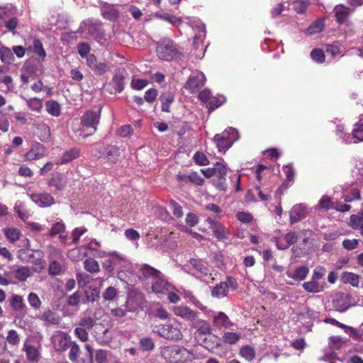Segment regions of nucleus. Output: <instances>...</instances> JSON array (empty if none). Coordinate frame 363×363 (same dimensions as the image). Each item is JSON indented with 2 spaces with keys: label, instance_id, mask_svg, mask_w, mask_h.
<instances>
[{
  "label": "nucleus",
  "instance_id": "obj_1",
  "mask_svg": "<svg viewBox=\"0 0 363 363\" xmlns=\"http://www.w3.org/2000/svg\"><path fill=\"white\" fill-rule=\"evenodd\" d=\"M156 51L158 57L165 61H172L182 55L177 45L169 38H163L158 42Z\"/></svg>",
  "mask_w": 363,
  "mask_h": 363
},
{
  "label": "nucleus",
  "instance_id": "obj_2",
  "mask_svg": "<svg viewBox=\"0 0 363 363\" xmlns=\"http://www.w3.org/2000/svg\"><path fill=\"white\" fill-rule=\"evenodd\" d=\"M100 118L101 108H99L98 111L88 110L84 113L81 118V124L82 126V132L84 133V138L92 135L96 133Z\"/></svg>",
  "mask_w": 363,
  "mask_h": 363
},
{
  "label": "nucleus",
  "instance_id": "obj_3",
  "mask_svg": "<svg viewBox=\"0 0 363 363\" xmlns=\"http://www.w3.org/2000/svg\"><path fill=\"white\" fill-rule=\"evenodd\" d=\"M161 353L162 357L171 363H183L189 354V350L179 345L165 347Z\"/></svg>",
  "mask_w": 363,
  "mask_h": 363
},
{
  "label": "nucleus",
  "instance_id": "obj_4",
  "mask_svg": "<svg viewBox=\"0 0 363 363\" xmlns=\"http://www.w3.org/2000/svg\"><path fill=\"white\" fill-rule=\"evenodd\" d=\"M238 138V131L230 128L229 130H225L222 133L215 135L213 140L218 150L225 152Z\"/></svg>",
  "mask_w": 363,
  "mask_h": 363
},
{
  "label": "nucleus",
  "instance_id": "obj_5",
  "mask_svg": "<svg viewBox=\"0 0 363 363\" xmlns=\"http://www.w3.org/2000/svg\"><path fill=\"white\" fill-rule=\"evenodd\" d=\"M153 332L169 340L178 341L183 337L181 330L177 325L169 323L155 325Z\"/></svg>",
  "mask_w": 363,
  "mask_h": 363
},
{
  "label": "nucleus",
  "instance_id": "obj_6",
  "mask_svg": "<svg viewBox=\"0 0 363 363\" xmlns=\"http://www.w3.org/2000/svg\"><path fill=\"white\" fill-rule=\"evenodd\" d=\"M98 152V157H105L110 162L115 164L116 163L121 155L120 149L116 145H101L96 149Z\"/></svg>",
  "mask_w": 363,
  "mask_h": 363
},
{
  "label": "nucleus",
  "instance_id": "obj_7",
  "mask_svg": "<svg viewBox=\"0 0 363 363\" xmlns=\"http://www.w3.org/2000/svg\"><path fill=\"white\" fill-rule=\"evenodd\" d=\"M205 82V75L202 72H197L189 77L185 83L184 88L191 93H196L204 85Z\"/></svg>",
  "mask_w": 363,
  "mask_h": 363
},
{
  "label": "nucleus",
  "instance_id": "obj_8",
  "mask_svg": "<svg viewBox=\"0 0 363 363\" xmlns=\"http://www.w3.org/2000/svg\"><path fill=\"white\" fill-rule=\"evenodd\" d=\"M138 278L141 281L151 279L153 281L155 278L159 277L162 272L147 264H142L138 265Z\"/></svg>",
  "mask_w": 363,
  "mask_h": 363
},
{
  "label": "nucleus",
  "instance_id": "obj_9",
  "mask_svg": "<svg viewBox=\"0 0 363 363\" xmlns=\"http://www.w3.org/2000/svg\"><path fill=\"white\" fill-rule=\"evenodd\" d=\"M151 288L152 291L156 294H163L164 291H171L173 287L162 274L152 281Z\"/></svg>",
  "mask_w": 363,
  "mask_h": 363
},
{
  "label": "nucleus",
  "instance_id": "obj_10",
  "mask_svg": "<svg viewBox=\"0 0 363 363\" xmlns=\"http://www.w3.org/2000/svg\"><path fill=\"white\" fill-rule=\"evenodd\" d=\"M30 198L33 202L41 208L50 207L55 203L54 197L47 192L32 194Z\"/></svg>",
  "mask_w": 363,
  "mask_h": 363
},
{
  "label": "nucleus",
  "instance_id": "obj_11",
  "mask_svg": "<svg viewBox=\"0 0 363 363\" xmlns=\"http://www.w3.org/2000/svg\"><path fill=\"white\" fill-rule=\"evenodd\" d=\"M189 263L194 269L196 270L198 274L200 276V279L203 281L208 282L206 279L211 278V274L210 273L208 267L203 263L202 260L191 258L189 259Z\"/></svg>",
  "mask_w": 363,
  "mask_h": 363
},
{
  "label": "nucleus",
  "instance_id": "obj_12",
  "mask_svg": "<svg viewBox=\"0 0 363 363\" xmlns=\"http://www.w3.org/2000/svg\"><path fill=\"white\" fill-rule=\"evenodd\" d=\"M307 214L306 206L302 203L294 205L289 211L290 223L294 224L303 220Z\"/></svg>",
  "mask_w": 363,
  "mask_h": 363
},
{
  "label": "nucleus",
  "instance_id": "obj_13",
  "mask_svg": "<svg viewBox=\"0 0 363 363\" xmlns=\"http://www.w3.org/2000/svg\"><path fill=\"white\" fill-rule=\"evenodd\" d=\"M174 313L183 319L194 321L196 319L199 312L191 309L188 306H178L174 308Z\"/></svg>",
  "mask_w": 363,
  "mask_h": 363
},
{
  "label": "nucleus",
  "instance_id": "obj_14",
  "mask_svg": "<svg viewBox=\"0 0 363 363\" xmlns=\"http://www.w3.org/2000/svg\"><path fill=\"white\" fill-rule=\"evenodd\" d=\"M45 150L43 145L36 143L33 144L30 150L24 155L25 161L39 160L45 156Z\"/></svg>",
  "mask_w": 363,
  "mask_h": 363
},
{
  "label": "nucleus",
  "instance_id": "obj_15",
  "mask_svg": "<svg viewBox=\"0 0 363 363\" xmlns=\"http://www.w3.org/2000/svg\"><path fill=\"white\" fill-rule=\"evenodd\" d=\"M87 66L97 75H102L107 71V65L104 62H98L94 54H89L86 60Z\"/></svg>",
  "mask_w": 363,
  "mask_h": 363
},
{
  "label": "nucleus",
  "instance_id": "obj_16",
  "mask_svg": "<svg viewBox=\"0 0 363 363\" xmlns=\"http://www.w3.org/2000/svg\"><path fill=\"white\" fill-rule=\"evenodd\" d=\"M143 301V296L140 294H130L123 306L126 307L130 312L133 313L142 307Z\"/></svg>",
  "mask_w": 363,
  "mask_h": 363
},
{
  "label": "nucleus",
  "instance_id": "obj_17",
  "mask_svg": "<svg viewBox=\"0 0 363 363\" xmlns=\"http://www.w3.org/2000/svg\"><path fill=\"white\" fill-rule=\"evenodd\" d=\"M10 306L17 314H26L27 306L21 295L13 294L9 300Z\"/></svg>",
  "mask_w": 363,
  "mask_h": 363
},
{
  "label": "nucleus",
  "instance_id": "obj_18",
  "mask_svg": "<svg viewBox=\"0 0 363 363\" xmlns=\"http://www.w3.org/2000/svg\"><path fill=\"white\" fill-rule=\"evenodd\" d=\"M50 187H55L57 191H62L67 185V177L60 173L53 175L48 182Z\"/></svg>",
  "mask_w": 363,
  "mask_h": 363
},
{
  "label": "nucleus",
  "instance_id": "obj_19",
  "mask_svg": "<svg viewBox=\"0 0 363 363\" xmlns=\"http://www.w3.org/2000/svg\"><path fill=\"white\" fill-rule=\"evenodd\" d=\"M126 74L127 73L124 69L114 74L111 84L116 91L121 92L124 89V80Z\"/></svg>",
  "mask_w": 363,
  "mask_h": 363
},
{
  "label": "nucleus",
  "instance_id": "obj_20",
  "mask_svg": "<svg viewBox=\"0 0 363 363\" xmlns=\"http://www.w3.org/2000/svg\"><path fill=\"white\" fill-rule=\"evenodd\" d=\"M191 328L196 329L195 335H209L211 333V328L208 322L203 320H197L192 323Z\"/></svg>",
  "mask_w": 363,
  "mask_h": 363
},
{
  "label": "nucleus",
  "instance_id": "obj_21",
  "mask_svg": "<svg viewBox=\"0 0 363 363\" xmlns=\"http://www.w3.org/2000/svg\"><path fill=\"white\" fill-rule=\"evenodd\" d=\"M213 324L218 328H230L233 325L228 316L223 312L216 313L213 318Z\"/></svg>",
  "mask_w": 363,
  "mask_h": 363
},
{
  "label": "nucleus",
  "instance_id": "obj_22",
  "mask_svg": "<svg viewBox=\"0 0 363 363\" xmlns=\"http://www.w3.org/2000/svg\"><path fill=\"white\" fill-rule=\"evenodd\" d=\"M309 272V269L306 266H300L296 268L294 272H286V275L288 277L294 279L296 281H302L304 280L308 274Z\"/></svg>",
  "mask_w": 363,
  "mask_h": 363
},
{
  "label": "nucleus",
  "instance_id": "obj_23",
  "mask_svg": "<svg viewBox=\"0 0 363 363\" xmlns=\"http://www.w3.org/2000/svg\"><path fill=\"white\" fill-rule=\"evenodd\" d=\"M38 318L52 325H57L60 322V318L58 314L50 309L45 311L42 315L39 316Z\"/></svg>",
  "mask_w": 363,
  "mask_h": 363
},
{
  "label": "nucleus",
  "instance_id": "obj_24",
  "mask_svg": "<svg viewBox=\"0 0 363 363\" xmlns=\"http://www.w3.org/2000/svg\"><path fill=\"white\" fill-rule=\"evenodd\" d=\"M352 11L353 10L350 9V8L342 5L336 6L334 9L337 21L340 23H344Z\"/></svg>",
  "mask_w": 363,
  "mask_h": 363
},
{
  "label": "nucleus",
  "instance_id": "obj_25",
  "mask_svg": "<svg viewBox=\"0 0 363 363\" xmlns=\"http://www.w3.org/2000/svg\"><path fill=\"white\" fill-rule=\"evenodd\" d=\"M303 288L308 293L316 294L323 291L324 285L317 281L311 279L303 284Z\"/></svg>",
  "mask_w": 363,
  "mask_h": 363
},
{
  "label": "nucleus",
  "instance_id": "obj_26",
  "mask_svg": "<svg viewBox=\"0 0 363 363\" xmlns=\"http://www.w3.org/2000/svg\"><path fill=\"white\" fill-rule=\"evenodd\" d=\"M162 103V111L164 112H170L169 106L174 100V94L171 91L164 92L160 96Z\"/></svg>",
  "mask_w": 363,
  "mask_h": 363
},
{
  "label": "nucleus",
  "instance_id": "obj_27",
  "mask_svg": "<svg viewBox=\"0 0 363 363\" xmlns=\"http://www.w3.org/2000/svg\"><path fill=\"white\" fill-rule=\"evenodd\" d=\"M69 347H70V350L69 352V359L74 363H84V360L81 361L79 359V354L81 353V350H80L79 345L76 342H73V343L71 344V346Z\"/></svg>",
  "mask_w": 363,
  "mask_h": 363
},
{
  "label": "nucleus",
  "instance_id": "obj_28",
  "mask_svg": "<svg viewBox=\"0 0 363 363\" xmlns=\"http://www.w3.org/2000/svg\"><path fill=\"white\" fill-rule=\"evenodd\" d=\"M79 156V150L77 148L70 149L62 155L60 164L68 163Z\"/></svg>",
  "mask_w": 363,
  "mask_h": 363
},
{
  "label": "nucleus",
  "instance_id": "obj_29",
  "mask_svg": "<svg viewBox=\"0 0 363 363\" xmlns=\"http://www.w3.org/2000/svg\"><path fill=\"white\" fill-rule=\"evenodd\" d=\"M341 281L344 284H350L353 286L359 284V277L352 272H345L341 277Z\"/></svg>",
  "mask_w": 363,
  "mask_h": 363
},
{
  "label": "nucleus",
  "instance_id": "obj_30",
  "mask_svg": "<svg viewBox=\"0 0 363 363\" xmlns=\"http://www.w3.org/2000/svg\"><path fill=\"white\" fill-rule=\"evenodd\" d=\"M47 111L53 116H59L61 113L60 105L58 102L50 100L45 103Z\"/></svg>",
  "mask_w": 363,
  "mask_h": 363
},
{
  "label": "nucleus",
  "instance_id": "obj_31",
  "mask_svg": "<svg viewBox=\"0 0 363 363\" xmlns=\"http://www.w3.org/2000/svg\"><path fill=\"white\" fill-rule=\"evenodd\" d=\"M228 293V286L224 282L217 284L211 291V295L213 297L220 298L224 297Z\"/></svg>",
  "mask_w": 363,
  "mask_h": 363
},
{
  "label": "nucleus",
  "instance_id": "obj_32",
  "mask_svg": "<svg viewBox=\"0 0 363 363\" xmlns=\"http://www.w3.org/2000/svg\"><path fill=\"white\" fill-rule=\"evenodd\" d=\"M84 268L92 274L98 273L100 271L99 264L94 258L86 259L84 262Z\"/></svg>",
  "mask_w": 363,
  "mask_h": 363
},
{
  "label": "nucleus",
  "instance_id": "obj_33",
  "mask_svg": "<svg viewBox=\"0 0 363 363\" xmlns=\"http://www.w3.org/2000/svg\"><path fill=\"white\" fill-rule=\"evenodd\" d=\"M240 354L247 361L252 362L255 358V350L250 345H245L240 348Z\"/></svg>",
  "mask_w": 363,
  "mask_h": 363
},
{
  "label": "nucleus",
  "instance_id": "obj_34",
  "mask_svg": "<svg viewBox=\"0 0 363 363\" xmlns=\"http://www.w3.org/2000/svg\"><path fill=\"white\" fill-rule=\"evenodd\" d=\"M139 347L142 351L150 352L155 349V345L152 338L150 337H143L140 340Z\"/></svg>",
  "mask_w": 363,
  "mask_h": 363
},
{
  "label": "nucleus",
  "instance_id": "obj_35",
  "mask_svg": "<svg viewBox=\"0 0 363 363\" xmlns=\"http://www.w3.org/2000/svg\"><path fill=\"white\" fill-rule=\"evenodd\" d=\"M14 277L20 281H26L30 275V270L28 267H18L13 271Z\"/></svg>",
  "mask_w": 363,
  "mask_h": 363
},
{
  "label": "nucleus",
  "instance_id": "obj_36",
  "mask_svg": "<svg viewBox=\"0 0 363 363\" xmlns=\"http://www.w3.org/2000/svg\"><path fill=\"white\" fill-rule=\"evenodd\" d=\"M156 16L160 19L169 22L171 24L176 26H179L182 23V20L180 18H177L167 13L157 12L156 13Z\"/></svg>",
  "mask_w": 363,
  "mask_h": 363
},
{
  "label": "nucleus",
  "instance_id": "obj_37",
  "mask_svg": "<svg viewBox=\"0 0 363 363\" xmlns=\"http://www.w3.org/2000/svg\"><path fill=\"white\" fill-rule=\"evenodd\" d=\"M241 337L240 333L233 332H225L223 333L222 339L223 342L229 345H234L238 342Z\"/></svg>",
  "mask_w": 363,
  "mask_h": 363
},
{
  "label": "nucleus",
  "instance_id": "obj_38",
  "mask_svg": "<svg viewBox=\"0 0 363 363\" xmlns=\"http://www.w3.org/2000/svg\"><path fill=\"white\" fill-rule=\"evenodd\" d=\"M0 59L5 64H11L13 60V54L11 50L6 47L0 48Z\"/></svg>",
  "mask_w": 363,
  "mask_h": 363
},
{
  "label": "nucleus",
  "instance_id": "obj_39",
  "mask_svg": "<svg viewBox=\"0 0 363 363\" xmlns=\"http://www.w3.org/2000/svg\"><path fill=\"white\" fill-rule=\"evenodd\" d=\"M324 27V22L322 19H317L312 23L311 26L306 29L308 35H313L315 33H320Z\"/></svg>",
  "mask_w": 363,
  "mask_h": 363
},
{
  "label": "nucleus",
  "instance_id": "obj_40",
  "mask_svg": "<svg viewBox=\"0 0 363 363\" xmlns=\"http://www.w3.org/2000/svg\"><path fill=\"white\" fill-rule=\"evenodd\" d=\"M38 131L39 134V138L41 141H47L50 137V127L45 124H40L38 127Z\"/></svg>",
  "mask_w": 363,
  "mask_h": 363
},
{
  "label": "nucleus",
  "instance_id": "obj_41",
  "mask_svg": "<svg viewBox=\"0 0 363 363\" xmlns=\"http://www.w3.org/2000/svg\"><path fill=\"white\" fill-rule=\"evenodd\" d=\"M309 5L308 0H296L293 2V9L299 14H303Z\"/></svg>",
  "mask_w": 363,
  "mask_h": 363
},
{
  "label": "nucleus",
  "instance_id": "obj_42",
  "mask_svg": "<svg viewBox=\"0 0 363 363\" xmlns=\"http://www.w3.org/2000/svg\"><path fill=\"white\" fill-rule=\"evenodd\" d=\"M118 291L113 286L108 287L102 294L104 301H111L118 296Z\"/></svg>",
  "mask_w": 363,
  "mask_h": 363
},
{
  "label": "nucleus",
  "instance_id": "obj_43",
  "mask_svg": "<svg viewBox=\"0 0 363 363\" xmlns=\"http://www.w3.org/2000/svg\"><path fill=\"white\" fill-rule=\"evenodd\" d=\"M33 52L38 55L42 60H44L46 55V52L43 48V43L39 39H34L33 43Z\"/></svg>",
  "mask_w": 363,
  "mask_h": 363
},
{
  "label": "nucleus",
  "instance_id": "obj_44",
  "mask_svg": "<svg viewBox=\"0 0 363 363\" xmlns=\"http://www.w3.org/2000/svg\"><path fill=\"white\" fill-rule=\"evenodd\" d=\"M21 233L17 228H8L5 230V235L11 242H15L20 238Z\"/></svg>",
  "mask_w": 363,
  "mask_h": 363
},
{
  "label": "nucleus",
  "instance_id": "obj_45",
  "mask_svg": "<svg viewBox=\"0 0 363 363\" xmlns=\"http://www.w3.org/2000/svg\"><path fill=\"white\" fill-rule=\"evenodd\" d=\"M26 353L27 359L32 362H37L39 357V352L33 346L26 347Z\"/></svg>",
  "mask_w": 363,
  "mask_h": 363
},
{
  "label": "nucleus",
  "instance_id": "obj_46",
  "mask_svg": "<svg viewBox=\"0 0 363 363\" xmlns=\"http://www.w3.org/2000/svg\"><path fill=\"white\" fill-rule=\"evenodd\" d=\"M28 301L31 307L34 309H39L41 306L42 302L38 296L33 292H30L28 296Z\"/></svg>",
  "mask_w": 363,
  "mask_h": 363
},
{
  "label": "nucleus",
  "instance_id": "obj_47",
  "mask_svg": "<svg viewBox=\"0 0 363 363\" xmlns=\"http://www.w3.org/2000/svg\"><path fill=\"white\" fill-rule=\"evenodd\" d=\"M82 298V293L79 291H75L72 295H69L67 298V305L69 306H77L80 300Z\"/></svg>",
  "mask_w": 363,
  "mask_h": 363
},
{
  "label": "nucleus",
  "instance_id": "obj_48",
  "mask_svg": "<svg viewBox=\"0 0 363 363\" xmlns=\"http://www.w3.org/2000/svg\"><path fill=\"white\" fill-rule=\"evenodd\" d=\"M347 340L340 336H333L330 337V345L333 349L338 350L346 343Z\"/></svg>",
  "mask_w": 363,
  "mask_h": 363
},
{
  "label": "nucleus",
  "instance_id": "obj_49",
  "mask_svg": "<svg viewBox=\"0 0 363 363\" xmlns=\"http://www.w3.org/2000/svg\"><path fill=\"white\" fill-rule=\"evenodd\" d=\"M101 13L104 18L111 21H114L118 17V12L113 8L103 10Z\"/></svg>",
  "mask_w": 363,
  "mask_h": 363
},
{
  "label": "nucleus",
  "instance_id": "obj_50",
  "mask_svg": "<svg viewBox=\"0 0 363 363\" xmlns=\"http://www.w3.org/2000/svg\"><path fill=\"white\" fill-rule=\"evenodd\" d=\"M6 340L11 345H17L20 342V337L17 331L10 330L7 333Z\"/></svg>",
  "mask_w": 363,
  "mask_h": 363
},
{
  "label": "nucleus",
  "instance_id": "obj_51",
  "mask_svg": "<svg viewBox=\"0 0 363 363\" xmlns=\"http://www.w3.org/2000/svg\"><path fill=\"white\" fill-rule=\"evenodd\" d=\"M62 271V265L57 261H52L48 267V273L52 276H57L60 274Z\"/></svg>",
  "mask_w": 363,
  "mask_h": 363
},
{
  "label": "nucleus",
  "instance_id": "obj_52",
  "mask_svg": "<svg viewBox=\"0 0 363 363\" xmlns=\"http://www.w3.org/2000/svg\"><path fill=\"white\" fill-rule=\"evenodd\" d=\"M213 185L218 190L225 191L228 188L226 183V177L223 178H213Z\"/></svg>",
  "mask_w": 363,
  "mask_h": 363
},
{
  "label": "nucleus",
  "instance_id": "obj_53",
  "mask_svg": "<svg viewBox=\"0 0 363 363\" xmlns=\"http://www.w3.org/2000/svg\"><path fill=\"white\" fill-rule=\"evenodd\" d=\"M311 58L318 62V63H323L325 61V54L323 50L321 49H313L311 52Z\"/></svg>",
  "mask_w": 363,
  "mask_h": 363
},
{
  "label": "nucleus",
  "instance_id": "obj_54",
  "mask_svg": "<svg viewBox=\"0 0 363 363\" xmlns=\"http://www.w3.org/2000/svg\"><path fill=\"white\" fill-rule=\"evenodd\" d=\"M148 84V80L145 79H135L133 78L130 85L134 89L141 90Z\"/></svg>",
  "mask_w": 363,
  "mask_h": 363
},
{
  "label": "nucleus",
  "instance_id": "obj_55",
  "mask_svg": "<svg viewBox=\"0 0 363 363\" xmlns=\"http://www.w3.org/2000/svg\"><path fill=\"white\" fill-rule=\"evenodd\" d=\"M26 101H27V105L33 111L39 112L43 107L41 100H40L37 98H33V99L27 100Z\"/></svg>",
  "mask_w": 363,
  "mask_h": 363
},
{
  "label": "nucleus",
  "instance_id": "obj_56",
  "mask_svg": "<svg viewBox=\"0 0 363 363\" xmlns=\"http://www.w3.org/2000/svg\"><path fill=\"white\" fill-rule=\"evenodd\" d=\"M345 202L349 203L353 201L354 199L360 200L361 199V194L360 191L358 189H352L351 190L350 195H345L342 196Z\"/></svg>",
  "mask_w": 363,
  "mask_h": 363
},
{
  "label": "nucleus",
  "instance_id": "obj_57",
  "mask_svg": "<svg viewBox=\"0 0 363 363\" xmlns=\"http://www.w3.org/2000/svg\"><path fill=\"white\" fill-rule=\"evenodd\" d=\"M193 158L194 162L199 165L204 166L209 164L207 157L201 152H196Z\"/></svg>",
  "mask_w": 363,
  "mask_h": 363
},
{
  "label": "nucleus",
  "instance_id": "obj_58",
  "mask_svg": "<svg viewBox=\"0 0 363 363\" xmlns=\"http://www.w3.org/2000/svg\"><path fill=\"white\" fill-rule=\"evenodd\" d=\"M333 204H334V203L329 196H323L320 199L318 206L320 208L328 210L332 208Z\"/></svg>",
  "mask_w": 363,
  "mask_h": 363
},
{
  "label": "nucleus",
  "instance_id": "obj_59",
  "mask_svg": "<svg viewBox=\"0 0 363 363\" xmlns=\"http://www.w3.org/2000/svg\"><path fill=\"white\" fill-rule=\"evenodd\" d=\"M188 182L195 184L197 186H202L204 184V179L195 172L188 174Z\"/></svg>",
  "mask_w": 363,
  "mask_h": 363
},
{
  "label": "nucleus",
  "instance_id": "obj_60",
  "mask_svg": "<svg viewBox=\"0 0 363 363\" xmlns=\"http://www.w3.org/2000/svg\"><path fill=\"white\" fill-rule=\"evenodd\" d=\"M65 229V225L62 222H57L55 223L51 228L49 235L50 236H55L57 234H60L64 232Z\"/></svg>",
  "mask_w": 363,
  "mask_h": 363
},
{
  "label": "nucleus",
  "instance_id": "obj_61",
  "mask_svg": "<svg viewBox=\"0 0 363 363\" xmlns=\"http://www.w3.org/2000/svg\"><path fill=\"white\" fill-rule=\"evenodd\" d=\"M79 325L85 330H90L94 326L95 320L91 317H86L80 320Z\"/></svg>",
  "mask_w": 363,
  "mask_h": 363
},
{
  "label": "nucleus",
  "instance_id": "obj_62",
  "mask_svg": "<svg viewBox=\"0 0 363 363\" xmlns=\"http://www.w3.org/2000/svg\"><path fill=\"white\" fill-rule=\"evenodd\" d=\"M169 206L172 211L173 214L177 218H181L183 216L182 207L174 200L169 202Z\"/></svg>",
  "mask_w": 363,
  "mask_h": 363
},
{
  "label": "nucleus",
  "instance_id": "obj_63",
  "mask_svg": "<svg viewBox=\"0 0 363 363\" xmlns=\"http://www.w3.org/2000/svg\"><path fill=\"white\" fill-rule=\"evenodd\" d=\"M226 174H227L226 166L224 164L218 162L216 172H215L213 178H223V177H226Z\"/></svg>",
  "mask_w": 363,
  "mask_h": 363
},
{
  "label": "nucleus",
  "instance_id": "obj_64",
  "mask_svg": "<svg viewBox=\"0 0 363 363\" xmlns=\"http://www.w3.org/2000/svg\"><path fill=\"white\" fill-rule=\"evenodd\" d=\"M223 104V101L219 98L211 97V99L208 101V104L206 107L208 108L209 111H213L217 108Z\"/></svg>",
  "mask_w": 363,
  "mask_h": 363
}]
</instances>
